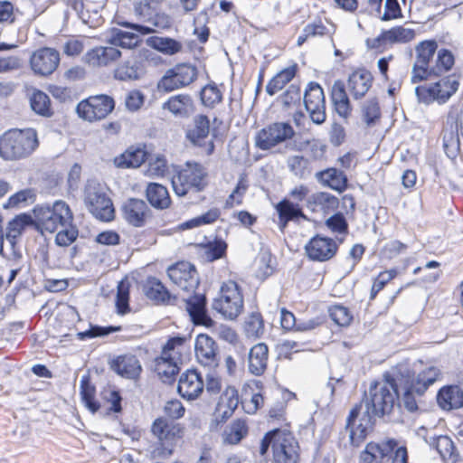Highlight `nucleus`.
<instances>
[{
	"label": "nucleus",
	"instance_id": "052dcab7",
	"mask_svg": "<svg viewBox=\"0 0 463 463\" xmlns=\"http://www.w3.org/2000/svg\"><path fill=\"white\" fill-rule=\"evenodd\" d=\"M244 330L250 337H259L264 331L263 320L259 314L250 315L245 321Z\"/></svg>",
	"mask_w": 463,
	"mask_h": 463
},
{
	"label": "nucleus",
	"instance_id": "e433bc0d",
	"mask_svg": "<svg viewBox=\"0 0 463 463\" xmlns=\"http://www.w3.org/2000/svg\"><path fill=\"white\" fill-rule=\"evenodd\" d=\"M181 361L172 360L162 355L156 359L155 370L162 382L171 383L178 373V364Z\"/></svg>",
	"mask_w": 463,
	"mask_h": 463
},
{
	"label": "nucleus",
	"instance_id": "ddd939ff",
	"mask_svg": "<svg viewBox=\"0 0 463 463\" xmlns=\"http://www.w3.org/2000/svg\"><path fill=\"white\" fill-rule=\"evenodd\" d=\"M274 463H297L298 445L290 432L274 430L273 433Z\"/></svg>",
	"mask_w": 463,
	"mask_h": 463
},
{
	"label": "nucleus",
	"instance_id": "1a4fd4ad",
	"mask_svg": "<svg viewBox=\"0 0 463 463\" xmlns=\"http://www.w3.org/2000/svg\"><path fill=\"white\" fill-rule=\"evenodd\" d=\"M455 76H448L429 86H418L415 93L420 101L429 104L432 101L445 103L458 89Z\"/></svg>",
	"mask_w": 463,
	"mask_h": 463
},
{
	"label": "nucleus",
	"instance_id": "aec40b11",
	"mask_svg": "<svg viewBox=\"0 0 463 463\" xmlns=\"http://www.w3.org/2000/svg\"><path fill=\"white\" fill-rule=\"evenodd\" d=\"M337 246L332 239L316 236L306 245L305 250L309 259L326 261L334 257Z\"/></svg>",
	"mask_w": 463,
	"mask_h": 463
},
{
	"label": "nucleus",
	"instance_id": "2f4dec72",
	"mask_svg": "<svg viewBox=\"0 0 463 463\" xmlns=\"http://www.w3.org/2000/svg\"><path fill=\"white\" fill-rule=\"evenodd\" d=\"M210 133V120L204 115L194 118L193 126L186 133L187 138L196 146H203Z\"/></svg>",
	"mask_w": 463,
	"mask_h": 463
},
{
	"label": "nucleus",
	"instance_id": "dca6fc26",
	"mask_svg": "<svg viewBox=\"0 0 463 463\" xmlns=\"http://www.w3.org/2000/svg\"><path fill=\"white\" fill-rule=\"evenodd\" d=\"M304 104L311 120L322 124L326 120V105L323 89L317 84H308L304 95Z\"/></svg>",
	"mask_w": 463,
	"mask_h": 463
},
{
	"label": "nucleus",
	"instance_id": "e2e57ef3",
	"mask_svg": "<svg viewBox=\"0 0 463 463\" xmlns=\"http://www.w3.org/2000/svg\"><path fill=\"white\" fill-rule=\"evenodd\" d=\"M220 90L214 85H207L201 91V99L203 105L213 107L222 101Z\"/></svg>",
	"mask_w": 463,
	"mask_h": 463
},
{
	"label": "nucleus",
	"instance_id": "37998d69",
	"mask_svg": "<svg viewBox=\"0 0 463 463\" xmlns=\"http://www.w3.org/2000/svg\"><path fill=\"white\" fill-rule=\"evenodd\" d=\"M149 44L154 49L168 55L175 54L182 49V44L179 42L166 37H152L149 39Z\"/></svg>",
	"mask_w": 463,
	"mask_h": 463
},
{
	"label": "nucleus",
	"instance_id": "bb28decb",
	"mask_svg": "<svg viewBox=\"0 0 463 463\" xmlns=\"http://www.w3.org/2000/svg\"><path fill=\"white\" fill-rule=\"evenodd\" d=\"M397 446L394 439H388L382 443L370 442L361 454L360 463H380L390 453L393 452Z\"/></svg>",
	"mask_w": 463,
	"mask_h": 463
},
{
	"label": "nucleus",
	"instance_id": "423d86ee",
	"mask_svg": "<svg viewBox=\"0 0 463 463\" xmlns=\"http://www.w3.org/2000/svg\"><path fill=\"white\" fill-rule=\"evenodd\" d=\"M213 308L224 318L233 320L243 310V296L238 284L233 280L223 282L217 298L213 302Z\"/></svg>",
	"mask_w": 463,
	"mask_h": 463
},
{
	"label": "nucleus",
	"instance_id": "8fccbe9b",
	"mask_svg": "<svg viewBox=\"0 0 463 463\" xmlns=\"http://www.w3.org/2000/svg\"><path fill=\"white\" fill-rule=\"evenodd\" d=\"M443 146L448 155L455 156L459 150L460 143L457 126L451 125L449 128L443 131Z\"/></svg>",
	"mask_w": 463,
	"mask_h": 463
},
{
	"label": "nucleus",
	"instance_id": "412c9836",
	"mask_svg": "<svg viewBox=\"0 0 463 463\" xmlns=\"http://www.w3.org/2000/svg\"><path fill=\"white\" fill-rule=\"evenodd\" d=\"M203 390V382L196 371L191 370L182 373L177 391L183 398L194 400L199 397Z\"/></svg>",
	"mask_w": 463,
	"mask_h": 463
},
{
	"label": "nucleus",
	"instance_id": "f8f14e48",
	"mask_svg": "<svg viewBox=\"0 0 463 463\" xmlns=\"http://www.w3.org/2000/svg\"><path fill=\"white\" fill-rule=\"evenodd\" d=\"M197 78V69L190 63L176 64L168 69L158 82V88L173 91L190 85Z\"/></svg>",
	"mask_w": 463,
	"mask_h": 463
},
{
	"label": "nucleus",
	"instance_id": "9d476101",
	"mask_svg": "<svg viewBox=\"0 0 463 463\" xmlns=\"http://www.w3.org/2000/svg\"><path fill=\"white\" fill-rule=\"evenodd\" d=\"M295 135L292 126L287 122H276L261 128L255 137V145L261 150H269L291 139Z\"/></svg>",
	"mask_w": 463,
	"mask_h": 463
},
{
	"label": "nucleus",
	"instance_id": "39448f33",
	"mask_svg": "<svg viewBox=\"0 0 463 463\" xmlns=\"http://www.w3.org/2000/svg\"><path fill=\"white\" fill-rule=\"evenodd\" d=\"M83 201L89 212L97 219L104 222L114 217V208L104 187L96 181L90 180L84 188Z\"/></svg>",
	"mask_w": 463,
	"mask_h": 463
},
{
	"label": "nucleus",
	"instance_id": "cd10ccee",
	"mask_svg": "<svg viewBox=\"0 0 463 463\" xmlns=\"http://www.w3.org/2000/svg\"><path fill=\"white\" fill-rule=\"evenodd\" d=\"M162 109L168 110L175 118H188L194 111V101L187 94H178L170 97L163 103Z\"/></svg>",
	"mask_w": 463,
	"mask_h": 463
},
{
	"label": "nucleus",
	"instance_id": "79ce46f5",
	"mask_svg": "<svg viewBox=\"0 0 463 463\" xmlns=\"http://www.w3.org/2000/svg\"><path fill=\"white\" fill-rule=\"evenodd\" d=\"M186 338L175 336L167 341L165 345L162 355L172 360L182 361V354L186 351Z\"/></svg>",
	"mask_w": 463,
	"mask_h": 463
},
{
	"label": "nucleus",
	"instance_id": "393cba45",
	"mask_svg": "<svg viewBox=\"0 0 463 463\" xmlns=\"http://www.w3.org/2000/svg\"><path fill=\"white\" fill-rule=\"evenodd\" d=\"M122 211L126 221L137 227L145 224L149 213V208L146 203L141 199L135 198L128 200L124 203Z\"/></svg>",
	"mask_w": 463,
	"mask_h": 463
},
{
	"label": "nucleus",
	"instance_id": "774afa93",
	"mask_svg": "<svg viewBox=\"0 0 463 463\" xmlns=\"http://www.w3.org/2000/svg\"><path fill=\"white\" fill-rule=\"evenodd\" d=\"M226 250V244L222 241L210 242L204 247L203 257L207 261H213L221 258Z\"/></svg>",
	"mask_w": 463,
	"mask_h": 463
},
{
	"label": "nucleus",
	"instance_id": "7ed1b4c3",
	"mask_svg": "<svg viewBox=\"0 0 463 463\" xmlns=\"http://www.w3.org/2000/svg\"><path fill=\"white\" fill-rule=\"evenodd\" d=\"M441 376V371L435 365H426L419 361L411 368L401 366L397 381L404 383L416 394H424L427 389Z\"/></svg>",
	"mask_w": 463,
	"mask_h": 463
},
{
	"label": "nucleus",
	"instance_id": "13d9d810",
	"mask_svg": "<svg viewBox=\"0 0 463 463\" xmlns=\"http://www.w3.org/2000/svg\"><path fill=\"white\" fill-rule=\"evenodd\" d=\"M401 391H402V400L401 402L404 406V408L413 412L418 410V399L421 397L423 394H416L412 390L407 388L404 383H399Z\"/></svg>",
	"mask_w": 463,
	"mask_h": 463
},
{
	"label": "nucleus",
	"instance_id": "c03bdc74",
	"mask_svg": "<svg viewBox=\"0 0 463 463\" xmlns=\"http://www.w3.org/2000/svg\"><path fill=\"white\" fill-rule=\"evenodd\" d=\"M308 203L310 205L314 204V207L312 208L313 211H317V208L319 207L321 211L326 212L335 208L338 201L334 195L321 192L312 194L308 199Z\"/></svg>",
	"mask_w": 463,
	"mask_h": 463
},
{
	"label": "nucleus",
	"instance_id": "f704fd0d",
	"mask_svg": "<svg viewBox=\"0 0 463 463\" xmlns=\"http://www.w3.org/2000/svg\"><path fill=\"white\" fill-rule=\"evenodd\" d=\"M146 157V153L139 147H129L119 156L115 157L114 164L118 168H136L140 166Z\"/></svg>",
	"mask_w": 463,
	"mask_h": 463
},
{
	"label": "nucleus",
	"instance_id": "72a5a7b5",
	"mask_svg": "<svg viewBox=\"0 0 463 463\" xmlns=\"http://www.w3.org/2000/svg\"><path fill=\"white\" fill-rule=\"evenodd\" d=\"M332 100L340 117L347 118L351 114L352 107L343 81H335L332 87Z\"/></svg>",
	"mask_w": 463,
	"mask_h": 463
},
{
	"label": "nucleus",
	"instance_id": "c9c22d12",
	"mask_svg": "<svg viewBox=\"0 0 463 463\" xmlns=\"http://www.w3.org/2000/svg\"><path fill=\"white\" fill-rule=\"evenodd\" d=\"M34 226V217L26 213H22L13 218L6 227L5 237L12 245L15 243V240L22 235L24 231L28 227Z\"/></svg>",
	"mask_w": 463,
	"mask_h": 463
},
{
	"label": "nucleus",
	"instance_id": "9b49d317",
	"mask_svg": "<svg viewBox=\"0 0 463 463\" xmlns=\"http://www.w3.org/2000/svg\"><path fill=\"white\" fill-rule=\"evenodd\" d=\"M115 107L114 99L107 95H97L80 101L76 108L77 114L84 120L92 122L105 118Z\"/></svg>",
	"mask_w": 463,
	"mask_h": 463
},
{
	"label": "nucleus",
	"instance_id": "69168bd1",
	"mask_svg": "<svg viewBox=\"0 0 463 463\" xmlns=\"http://www.w3.org/2000/svg\"><path fill=\"white\" fill-rule=\"evenodd\" d=\"M435 448L444 459H450L454 453V443L448 436H439L436 439Z\"/></svg>",
	"mask_w": 463,
	"mask_h": 463
},
{
	"label": "nucleus",
	"instance_id": "c756f323",
	"mask_svg": "<svg viewBox=\"0 0 463 463\" xmlns=\"http://www.w3.org/2000/svg\"><path fill=\"white\" fill-rule=\"evenodd\" d=\"M239 404L238 392L233 387H227L222 395L216 407V418L222 421L229 419Z\"/></svg>",
	"mask_w": 463,
	"mask_h": 463
},
{
	"label": "nucleus",
	"instance_id": "3c124183",
	"mask_svg": "<svg viewBox=\"0 0 463 463\" xmlns=\"http://www.w3.org/2000/svg\"><path fill=\"white\" fill-rule=\"evenodd\" d=\"M130 282L128 279L121 280L118 285L116 307L118 313L124 315L129 311L128 299H129Z\"/></svg>",
	"mask_w": 463,
	"mask_h": 463
},
{
	"label": "nucleus",
	"instance_id": "2eb2a0df",
	"mask_svg": "<svg viewBox=\"0 0 463 463\" xmlns=\"http://www.w3.org/2000/svg\"><path fill=\"white\" fill-rule=\"evenodd\" d=\"M362 411V405H356L347 419V428L350 429V440L352 445L358 447L366 437L373 426L372 416L368 410Z\"/></svg>",
	"mask_w": 463,
	"mask_h": 463
},
{
	"label": "nucleus",
	"instance_id": "a878e982",
	"mask_svg": "<svg viewBox=\"0 0 463 463\" xmlns=\"http://www.w3.org/2000/svg\"><path fill=\"white\" fill-rule=\"evenodd\" d=\"M145 73L144 67L137 56L131 55L118 64L114 78L118 80H136Z\"/></svg>",
	"mask_w": 463,
	"mask_h": 463
},
{
	"label": "nucleus",
	"instance_id": "4d7b16f0",
	"mask_svg": "<svg viewBox=\"0 0 463 463\" xmlns=\"http://www.w3.org/2000/svg\"><path fill=\"white\" fill-rule=\"evenodd\" d=\"M163 0H142L135 4V13L144 20H150Z\"/></svg>",
	"mask_w": 463,
	"mask_h": 463
},
{
	"label": "nucleus",
	"instance_id": "c85d7f7f",
	"mask_svg": "<svg viewBox=\"0 0 463 463\" xmlns=\"http://www.w3.org/2000/svg\"><path fill=\"white\" fill-rule=\"evenodd\" d=\"M269 348L266 344L259 343L253 345L248 354L249 372L256 376L261 375L268 364Z\"/></svg>",
	"mask_w": 463,
	"mask_h": 463
},
{
	"label": "nucleus",
	"instance_id": "5701e85b",
	"mask_svg": "<svg viewBox=\"0 0 463 463\" xmlns=\"http://www.w3.org/2000/svg\"><path fill=\"white\" fill-rule=\"evenodd\" d=\"M373 80L370 71L364 69L356 70L348 77V90L354 99H361L371 89Z\"/></svg>",
	"mask_w": 463,
	"mask_h": 463
},
{
	"label": "nucleus",
	"instance_id": "0e129e2a",
	"mask_svg": "<svg viewBox=\"0 0 463 463\" xmlns=\"http://www.w3.org/2000/svg\"><path fill=\"white\" fill-rule=\"evenodd\" d=\"M301 100L300 88L291 84L288 90L280 96V101L284 108L288 109L294 105L299 104Z\"/></svg>",
	"mask_w": 463,
	"mask_h": 463
},
{
	"label": "nucleus",
	"instance_id": "7c9ffc66",
	"mask_svg": "<svg viewBox=\"0 0 463 463\" xmlns=\"http://www.w3.org/2000/svg\"><path fill=\"white\" fill-rule=\"evenodd\" d=\"M437 402L443 410H453L463 405V392L458 386H447L439 390Z\"/></svg>",
	"mask_w": 463,
	"mask_h": 463
},
{
	"label": "nucleus",
	"instance_id": "20e7f679",
	"mask_svg": "<svg viewBox=\"0 0 463 463\" xmlns=\"http://www.w3.org/2000/svg\"><path fill=\"white\" fill-rule=\"evenodd\" d=\"M398 399V391L393 380L376 382L371 384L365 398L366 410L376 416L390 414Z\"/></svg>",
	"mask_w": 463,
	"mask_h": 463
},
{
	"label": "nucleus",
	"instance_id": "09e8293b",
	"mask_svg": "<svg viewBox=\"0 0 463 463\" xmlns=\"http://www.w3.org/2000/svg\"><path fill=\"white\" fill-rule=\"evenodd\" d=\"M384 35L389 43H408L414 39L415 31L411 28L397 26L384 31Z\"/></svg>",
	"mask_w": 463,
	"mask_h": 463
},
{
	"label": "nucleus",
	"instance_id": "b1692460",
	"mask_svg": "<svg viewBox=\"0 0 463 463\" xmlns=\"http://www.w3.org/2000/svg\"><path fill=\"white\" fill-rule=\"evenodd\" d=\"M111 367L118 374L130 380H137L142 372L139 360L136 355L130 354L115 358Z\"/></svg>",
	"mask_w": 463,
	"mask_h": 463
},
{
	"label": "nucleus",
	"instance_id": "a211bd4d",
	"mask_svg": "<svg viewBox=\"0 0 463 463\" xmlns=\"http://www.w3.org/2000/svg\"><path fill=\"white\" fill-rule=\"evenodd\" d=\"M194 349L199 364L210 369L218 367L220 362L218 346L212 337L204 334L199 335L195 340Z\"/></svg>",
	"mask_w": 463,
	"mask_h": 463
},
{
	"label": "nucleus",
	"instance_id": "f03ea898",
	"mask_svg": "<svg viewBox=\"0 0 463 463\" xmlns=\"http://www.w3.org/2000/svg\"><path fill=\"white\" fill-rule=\"evenodd\" d=\"M38 146L35 129H10L0 137V156L5 160H20L32 155Z\"/></svg>",
	"mask_w": 463,
	"mask_h": 463
},
{
	"label": "nucleus",
	"instance_id": "f257e3e1",
	"mask_svg": "<svg viewBox=\"0 0 463 463\" xmlns=\"http://www.w3.org/2000/svg\"><path fill=\"white\" fill-rule=\"evenodd\" d=\"M34 227L41 233H56L55 243L67 247L74 242L79 232L73 224V213L64 201H56L52 205H37L33 210Z\"/></svg>",
	"mask_w": 463,
	"mask_h": 463
},
{
	"label": "nucleus",
	"instance_id": "a19ab883",
	"mask_svg": "<svg viewBox=\"0 0 463 463\" xmlns=\"http://www.w3.org/2000/svg\"><path fill=\"white\" fill-rule=\"evenodd\" d=\"M138 42L139 36L137 34L120 29H114L109 40V43L114 47L120 46L128 49L137 46Z\"/></svg>",
	"mask_w": 463,
	"mask_h": 463
},
{
	"label": "nucleus",
	"instance_id": "0eeeda50",
	"mask_svg": "<svg viewBox=\"0 0 463 463\" xmlns=\"http://www.w3.org/2000/svg\"><path fill=\"white\" fill-rule=\"evenodd\" d=\"M151 433L161 446L163 454L171 456L184 434V428L180 423L160 417L152 423Z\"/></svg>",
	"mask_w": 463,
	"mask_h": 463
},
{
	"label": "nucleus",
	"instance_id": "58836bf2",
	"mask_svg": "<svg viewBox=\"0 0 463 463\" xmlns=\"http://www.w3.org/2000/svg\"><path fill=\"white\" fill-rule=\"evenodd\" d=\"M297 66H289L278 72L266 85V91L269 96L281 90L296 75Z\"/></svg>",
	"mask_w": 463,
	"mask_h": 463
},
{
	"label": "nucleus",
	"instance_id": "6ab92c4d",
	"mask_svg": "<svg viewBox=\"0 0 463 463\" xmlns=\"http://www.w3.org/2000/svg\"><path fill=\"white\" fill-rule=\"evenodd\" d=\"M121 56V52L109 45L96 46L89 50L83 56L82 61L91 68H102L109 66Z\"/></svg>",
	"mask_w": 463,
	"mask_h": 463
},
{
	"label": "nucleus",
	"instance_id": "f3484780",
	"mask_svg": "<svg viewBox=\"0 0 463 463\" xmlns=\"http://www.w3.org/2000/svg\"><path fill=\"white\" fill-rule=\"evenodd\" d=\"M60 63V53L52 48L43 47L33 52L30 58L31 68L35 74L51 75Z\"/></svg>",
	"mask_w": 463,
	"mask_h": 463
},
{
	"label": "nucleus",
	"instance_id": "473e14b6",
	"mask_svg": "<svg viewBox=\"0 0 463 463\" xmlns=\"http://www.w3.org/2000/svg\"><path fill=\"white\" fill-rule=\"evenodd\" d=\"M316 176L321 184L339 193L345 191L347 187L346 175L336 168H328L318 172Z\"/></svg>",
	"mask_w": 463,
	"mask_h": 463
},
{
	"label": "nucleus",
	"instance_id": "6e6d98bb",
	"mask_svg": "<svg viewBox=\"0 0 463 463\" xmlns=\"http://www.w3.org/2000/svg\"><path fill=\"white\" fill-rule=\"evenodd\" d=\"M220 216V211L217 208L209 210L204 214L195 217L190 221L184 222L180 224L182 230L192 229L194 227L201 226L203 224H209L215 222Z\"/></svg>",
	"mask_w": 463,
	"mask_h": 463
},
{
	"label": "nucleus",
	"instance_id": "4be33fe9",
	"mask_svg": "<svg viewBox=\"0 0 463 463\" xmlns=\"http://www.w3.org/2000/svg\"><path fill=\"white\" fill-rule=\"evenodd\" d=\"M185 308L195 325L212 326L213 320L206 313V298L203 295H194L187 298H184Z\"/></svg>",
	"mask_w": 463,
	"mask_h": 463
},
{
	"label": "nucleus",
	"instance_id": "a18cd8bd",
	"mask_svg": "<svg viewBox=\"0 0 463 463\" xmlns=\"http://www.w3.org/2000/svg\"><path fill=\"white\" fill-rule=\"evenodd\" d=\"M247 433L245 421L237 420L233 421L224 431L223 440L229 444H237Z\"/></svg>",
	"mask_w": 463,
	"mask_h": 463
},
{
	"label": "nucleus",
	"instance_id": "bf43d9fd",
	"mask_svg": "<svg viewBox=\"0 0 463 463\" xmlns=\"http://www.w3.org/2000/svg\"><path fill=\"white\" fill-rule=\"evenodd\" d=\"M248 188L249 181L247 175L245 174H241L235 188L227 200V204H230L231 206H232L233 203L240 204L242 202L243 195L247 192Z\"/></svg>",
	"mask_w": 463,
	"mask_h": 463
},
{
	"label": "nucleus",
	"instance_id": "338daca9",
	"mask_svg": "<svg viewBox=\"0 0 463 463\" xmlns=\"http://www.w3.org/2000/svg\"><path fill=\"white\" fill-rule=\"evenodd\" d=\"M144 101V94L137 90L128 91L124 99L126 109L132 112L138 110L143 106Z\"/></svg>",
	"mask_w": 463,
	"mask_h": 463
},
{
	"label": "nucleus",
	"instance_id": "ea45409f",
	"mask_svg": "<svg viewBox=\"0 0 463 463\" xmlns=\"http://www.w3.org/2000/svg\"><path fill=\"white\" fill-rule=\"evenodd\" d=\"M31 109L38 115L49 118L52 115L51 100L46 93L34 90L30 98Z\"/></svg>",
	"mask_w": 463,
	"mask_h": 463
},
{
	"label": "nucleus",
	"instance_id": "49530a36",
	"mask_svg": "<svg viewBox=\"0 0 463 463\" xmlns=\"http://www.w3.org/2000/svg\"><path fill=\"white\" fill-rule=\"evenodd\" d=\"M276 209L279 214V219L281 222H284V225L288 222L298 217H303L304 214L302 211L297 204L289 202L287 199L279 202Z\"/></svg>",
	"mask_w": 463,
	"mask_h": 463
},
{
	"label": "nucleus",
	"instance_id": "de8ad7c7",
	"mask_svg": "<svg viewBox=\"0 0 463 463\" xmlns=\"http://www.w3.org/2000/svg\"><path fill=\"white\" fill-rule=\"evenodd\" d=\"M80 395L85 406L92 412H96L99 405L95 400V387L91 385L86 377L80 380Z\"/></svg>",
	"mask_w": 463,
	"mask_h": 463
},
{
	"label": "nucleus",
	"instance_id": "864d4df0",
	"mask_svg": "<svg viewBox=\"0 0 463 463\" xmlns=\"http://www.w3.org/2000/svg\"><path fill=\"white\" fill-rule=\"evenodd\" d=\"M146 295L148 298L165 302L169 295L164 285L156 279H150L146 288Z\"/></svg>",
	"mask_w": 463,
	"mask_h": 463
},
{
	"label": "nucleus",
	"instance_id": "5fc2aeb1",
	"mask_svg": "<svg viewBox=\"0 0 463 463\" xmlns=\"http://www.w3.org/2000/svg\"><path fill=\"white\" fill-rule=\"evenodd\" d=\"M454 62L453 54L446 49H441L438 52L436 65L431 67V71H433V75H439L443 72H447L452 68Z\"/></svg>",
	"mask_w": 463,
	"mask_h": 463
},
{
	"label": "nucleus",
	"instance_id": "6e6552de",
	"mask_svg": "<svg viewBox=\"0 0 463 463\" xmlns=\"http://www.w3.org/2000/svg\"><path fill=\"white\" fill-rule=\"evenodd\" d=\"M206 175L207 173L201 165L187 164L185 168L173 176V189L178 196H184L191 190L200 192L206 186Z\"/></svg>",
	"mask_w": 463,
	"mask_h": 463
},
{
	"label": "nucleus",
	"instance_id": "603ef678",
	"mask_svg": "<svg viewBox=\"0 0 463 463\" xmlns=\"http://www.w3.org/2000/svg\"><path fill=\"white\" fill-rule=\"evenodd\" d=\"M437 43L435 41L421 42L416 46V62L420 64L429 65L430 61L437 50Z\"/></svg>",
	"mask_w": 463,
	"mask_h": 463
},
{
	"label": "nucleus",
	"instance_id": "4c0bfd02",
	"mask_svg": "<svg viewBox=\"0 0 463 463\" xmlns=\"http://www.w3.org/2000/svg\"><path fill=\"white\" fill-rule=\"evenodd\" d=\"M146 198L152 206L158 209H165L171 203L167 189L156 183H151L147 185Z\"/></svg>",
	"mask_w": 463,
	"mask_h": 463
},
{
	"label": "nucleus",
	"instance_id": "680f3d73",
	"mask_svg": "<svg viewBox=\"0 0 463 463\" xmlns=\"http://www.w3.org/2000/svg\"><path fill=\"white\" fill-rule=\"evenodd\" d=\"M397 269H392L389 270H385L381 272L378 277L373 280L372 288H371V296L370 298L373 299L377 293L381 291L384 286L392 279L397 276Z\"/></svg>",
	"mask_w": 463,
	"mask_h": 463
},
{
	"label": "nucleus",
	"instance_id": "4468645a",
	"mask_svg": "<svg viewBox=\"0 0 463 463\" xmlns=\"http://www.w3.org/2000/svg\"><path fill=\"white\" fill-rule=\"evenodd\" d=\"M170 280L185 292H194L199 285V278L195 268L189 262L181 261L167 269Z\"/></svg>",
	"mask_w": 463,
	"mask_h": 463
}]
</instances>
